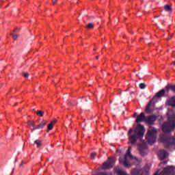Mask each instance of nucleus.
Instances as JSON below:
<instances>
[{
	"instance_id": "nucleus-1",
	"label": "nucleus",
	"mask_w": 175,
	"mask_h": 175,
	"mask_svg": "<svg viewBox=\"0 0 175 175\" xmlns=\"http://www.w3.org/2000/svg\"><path fill=\"white\" fill-rule=\"evenodd\" d=\"M133 131V129H130L128 132L129 142H130L131 144L133 145L137 143V139H143L146 129H144V126H143V124H137L134 134L131 135Z\"/></svg>"
},
{
	"instance_id": "nucleus-2",
	"label": "nucleus",
	"mask_w": 175,
	"mask_h": 175,
	"mask_svg": "<svg viewBox=\"0 0 175 175\" xmlns=\"http://www.w3.org/2000/svg\"><path fill=\"white\" fill-rule=\"evenodd\" d=\"M167 121L163 123L161 129L164 133H170L172 131L175 129V113H167Z\"/></svg>"
},
{
	"instance_id": "nucleus-3",
	"label": "nucleus",
	"mask_w": 175,
	"mask_h": 175,
	"mask_svg": "<svg viewBox=\"0 0 175 175\" xmlns=\"http://www.w3.org/2000/svg\"><path fill=\"white\" fill-rule=\"evenodd\" d=\"M145 138L148 144L152 146L157 142V129L153 126H149Z\"/></svg>"
},
{
	"instance_id": "nucleus-4",
	"label": "nucleus",
	"mask_w": 175,
	"mask_h": 175,
	"mask_svg": "<svg viewBox=\"0 0 175 175\" xmlns=\"http://www.w3.org/2000/svg\"><path fill=\"white\" fill-rule=\"evenodd\" d=\"M175 167L173 165H167L164 167L159 175H173L174 174Z\"/></svg>"
},
{
	"instance_id": "nucleus-5",
	"label": "nucleus",
	"mask_w": 175,
	"mask_h": 175,
	"mask_svg": "<svg viewBox=\"0 0 175 175\" xmlns=\"http://www.w3.org/2000/svg\"><path fill=\"white\" fill-rule=\"evenodd\" d=\"M155 121H157V116L150 115L145 118V122H146L148 125H154Z\"/></svg>"
},
{
	"instance_id": "nucleus-6",
	"label": "nucleus",
	"mask_w": 175,
	"mask_h": 175,
	"mask_svg": "<svg viewBox=\"0 0 175 175\" xmlns=\"http://www.w3.org/2000/svg\"><path fill=\"white\" fill-rule=\"evenodd\" d=\"M166 97L169 96V93H167V88H165V89H162L159 90L156 94L154 95L155 98H159L162 97Z\"/></svg>"
},
{
	"instance_id": "nucleus-7",
	"label": "nucleus",
	"mask_w": 175,
	"mask_h": 175,
	"mask_svg": "<svg viewBox=\"0 0 175 175\" xmlns=\"http://www.w3.org/2000/svg\"><path fill=\"white\" fill-rule=\"evenodd\" d=\"M103 166L104 169H111L114 166V161L109 157L107 161L103 163Z\"/></svg>"
},
{
	"instance_id": "nucleus-8",
	"label": "nucleus",
	"mask_w": 175,
	"mask_h": 175,
	"mask_svg": "<svg viewBox=\"0 0 175 175\" xmlns=\"http://www.w3.org/2000/svg\"><path fill=\"white\" fill-rule=\"evenodd\" d=\"M120 163H122L124 165V167H131L132 166V164L128 161V158L124 157V158H120L119 159Z\"/></svg>"
},
{
	"instance_id": "nucleus-9",
	"label": "nucleus",
	"mask_w": 175,
	"mask_h": 175,
	"mask_svg": "<svg viewBox=\"0 0 175 175\" xmlns=\"http://www.w3.org/2000/svg\"><path fill=\"white\" fill-rule=\"evenodd\" d=\"M152 105V100H150L145 109V111L147 114H151L154 113V109L151 108Z\"/></svg>"
},
{
	"instance_id": "nucleus-10",
	"label": "nucleus",
	"mask_w": 175,
	"mask_h": 175,
	"mask_svg": "<svg viewBox=\"0 0 175 175\" xmlns=\"http://www.w3.org/2000/svg\"><path fill=\"white\" fill-rule=\"evenodd\" d=\"M143 121H146V116L144 115V112H142L139 115L137 116L135 122L139 124V122H143Z\"/></svg>"
},
{
	"instance_id": "nucleus-11",
	"label": "nucleus",
	"mask_w": 175,
	"mask_h": 175,
	"mask_svg": "<svg viewBox=\"0 0 175 175\" xmlns=\"http://www.w3.org/2000/svg\"><path fill=\"white\" fill-rule=\"evenodd\" d=\"M46 124H47V121L42 120L38 125L34 126L31 131H36V129H42V128H44Z\"/></svg>"
},
{
	"instance_id": "nucleus-12",
	"label": "nucleus",
	"mask_w": 175,
	"mask_h": 175,
	"mask_svg": "<svg viewBox=\"0 0 175 175\" xmlns=\"http://www.w3.org/2000/svg\"><path fill=\"white\" fill-rule=\"evenodd\" d=\"M165 88H167V93L169 94L170 92V90L175 94V85H172L170 83H168L166 86Z\"/></svg>"
},
{
	"instance_id": "nucleus-13",
	"label": "nucleus",
	"mask_w": 175,
	"mask_h": 175,
	"mask_svg": "<svg viewBox=\"0 0 175 175\" xmlns=\"http://www.w3.org/2000/svg\"><path fill=\"white\" fill-rule=\"evenodd\" d=\"M147 148V144L146 143L139 144L138 146V150L140 152V154H143L144 150Z\"/></svg>"
},
{
	"instance_id": "nucleus-14",
	"label": "nucleus",
	"mask_w": 175,
	"mask_h": 175,
	"mask_svg": "<svg viewBox=\"0 0 175 175\" xmlns=\"http://www.w3.org/2000/svg\"><path fill=\"white\" fill-rule=\"evenodd\" d=\"M167 155V152L166 151H165V150L160 151L159 157H160L161 161H163V159H165V158H166Z\"/></svg>"
},
{
	"instance_id": "nucleus-15",
	"label": "nucleus",
	"mask_w": 175,
	"mask_h": 175,
	"mask_svg": "<svg viewBox=\"0 0 175 175\" xmlns=\"http://www.w3.org/2000/svg\"><path fill=\"white\" fill-rule=\"evenodd\" d=\"M164 10L165 12H168V13H172V12H173L172 5H170L169 4H166L165 5H164Z\"/></svg>"
},
{
	"instance_id": "nucleus-16",
	"label": "nucleus",
	"mask_w": 175,
	"mask_h": 175,
	"mask_svg": "<svg viewBox=\"0 0 175 175\" xmlns=\"http://www.w3.org/2000/svg\"><path fill=\"white\" fill-rule=\"evenodd\" d=\"M57 120H54L51 122L49 124H48V131H52L53 128H54V125H55Z\"/></svg>"
},
{
	"instance_id": "nucleus-17",
	"label": "nucleus",
	"mask_w": 175,
	"mask_h": 175,
	"mask_svg": "<svg viewBox=\"0 0 175 175\" xmlns=\"http://www.w3.org/2000/svg\"><path fill=\"white\" fill-rule=\"evenodd\" d=\"M36 113L37 116H38V117H43V116H44V111L42 110H38Z\"/></svg>"
},
{
	"instance_id": "nucleus-18",
	"label": "nucleus",
	"mask_w": 175,
	"mask_h": 175,
	"mask_svg": "<svg viewBox=\"0 0 175 175\" xmlns=\"http://www.w3.org/2000/svg\"><path fill=\"white\" fill-rule=\"evenodd\" d=\"M94 27H95V25H94V23H88L86 26L87 29H93Z\"/></svg>"
},
{
	"instance_id": "nucleus-19",
	"label": "nucleus",
	"mask_w": 175,
	"mask_h": 175,
	"mask_svg": "<svg viewBox=\"0 0 175 175\" xmlns=\"http://www.w3.org/2000/svg\"><path fill=\"white\" fill-rule=\"evenodd\" d=\"M128 157H129V158H133V156H132L131 154V150H127L126 154L124 155V158H128Z\"/></svg>"
},
{
	"instance_id": "nucleus-20",
	"label": "nucleus",
	"mask_w": 175,
	"mask_h": 175,
	"mask_svg": "<svg viewBox=\"0 0 175 175\" xmlns=\"http://www.w3.org/2000/svg\"><path fill=\"white\" fill-rule=\"evenodd\" d=\"M28 126H35V121L33 120H29L27 122Z\"/></svg>"
},
{
	"instance_id": "nucleus-21",
	"label": "nucleus",
	"mask_w": 175,
	"mask_h": 175,
	"mask_svg": "<svg viewBox=\"0 0 175 175\" xmlns=\"http://www.w3.org/2000/svg\"><path fill=\"white\" fill-rule=\"evenodd\" d=\"M34 144H36L38 148H39V147H40V146H42V142H40V140L36 139V141H34Z\"/></svg>"
},
{
	"instance_id": "nucleus-22",
	"label": "nucleus",
	"mask_w": 175,
	"mask_h": 175,
	"mask_svg": "<svg viewBox=\"0 0 175 175\" xmlns=\"http://www.w3.org/2000/svg\"><path fill=\"white\" fill-rule=\"evenodd\" d=\"M95 157H96V152H92L90 154L91 159H95Z\"/></svg>"
},
{
	"instance_id": "nucleus-23",
	"label": "nucleus",
	"mask_w": 175,
	"mask_h": 175,
	"mask_svg": "<svg viewBox=\"0 0 175 175\" xmlns=\"http://www.w3.org/2000/svg\"><path fill=\"white\" fill-rule=\"evenodd\" d=\"M22 76L23 77H25V79H27V77H29V74L28 72H22Z\"/></svg>"
},
{
	"instance_id": "nucleus-24",
	"label": "nucleus",
	"mask_w": 175,
	"mask_h": 175,
	"mask_svg": "<svg viewBox=\"0 0 175 175\" xmlns=\"http://www.w3.org/2000/svg\"><path fill=\"white\" fill-rule=\"evenodd\" d=\"M139 88H141V90H144V88H146V83H140Z\"/></svg>"
},
{
	"instance_id": "nucleus-25",
	"label": "nucleus",
	"mask_w": 175,
	"mask_h": 175,
	"mask_svg": "<svg viewBox=\"0 0 175 175\" xmlns=\"http://www.w3.org/2000/svg\"><path fill=\"white\" fill-rule=\"evenodd\" d=\"M11 35L12 36L14 40H17V38H18V35L14 34V33H11Z\"/></svg>"
},
{
	"instance_id": "nucleus-26",
	"label": "nucleus",
	"mask_w": 175,
	"mask_h": 175,
	"mask_svg": "<svg viewBox=\"0 0 175 175\" xmlns=\"http://www.w3.org/2000/svg\"><path fill=\"white\" fill-rule=\"evenodd\" d=\"M52 2L53 3V5H55L56 2H57V0H52Z\"/></svg>"
},
{
	"instance_id": "nucleus-27",
	"label": "nucleus",
	"mask_w": 175,
	"mask_h": 175,
	"mask_svg": "<svg viewBox=\"0 0 175 175\" xmlns=\"http://www.w3.org/2000/svg\"><path fill=\"white\" fill-rule=\"evenodd\" d=\"M161 24L163 25L165 24V20H161Z\"/></svg>"
},
{
	"instance_id": "nucleus-28",
	"label": "nucleus",
	"mask_w": 175,
	"mask_h": 175,
	"mask_svg": "<svg viewBox=\"0 0 175 175\" xmlns=\"http://www.w3.org/2000/svg\"><path fill=\"white\" fill-rule=\"evenodd\" d=\"M131 150H132V146H129V148H128V150H127L131 151Z\"/></svg>"
},
{
	"instance_id": "nucleus-29",
	"label": "nucleus",
	"mask_w": 175,
	"mask_h": 175,
	"mask_svg": "<svg viewBox=\"0 0 175 175\" xmlns=\"http://www.w3.org/2000/svg\"><path fill=\"white\" fill-rule=\"evenodd\" d=\"M172 57H173V58H174V57H175V52H172Z\"/></svg>"
},
{
	"instance_id": "nucleus-30",
	"label": "nucleus",
	"mask_w": 175,
	"mask_h": 175,
	"mask_svg": "<svg viewBox=\"0 0 175 175\" xmlns=\"http://www.w3.org/2000/svg\"><path fill=\"white\" fill-rule=\"evenodd\" d=\"M23 163H24V161H22L21 163L20 164V166H23Z\"/></svg>"
},
{
	"instance_id": "nucleus-31",
	"label": "nucleus",
	"mask_w": 175,
	"mask_h": 175,
	"mask_svg": "<svg viewBox=\"0 0 175 175\" xmlns=\"http://www.w3.org/2000/svg\"><path fill=\"white\" fill-rule=\"evenodd\" d=\"M96 58L97 59H99V56H96Z\"/></svg>"
},
{
	"instance_id": "nucleus-32",
	"label": "nucleus",
	"mask_w": 175,
	"mask_h": 175,
	"mask_svg": "<svg viewBox=\"0 0 175 175\" xmlns=\"http://www.w3.org/2000/svg\"><path fill=\"white\" fill-rule=\"evenodd\" d=\"M154 175H158V172H157Z\"/></svg>"
},
{
	"instance_id": "nucleus-33",
	"label": "nucleus",
	"mask_w": 175,
	"mask_h": 175,
	"mask_svg": "<svg viewBox=\"0 0 175 175\" xmlns=\"http://www.w3.org/2000/svg\"><path fill=\"white\" fill-rule=\"evenodd\" d=\"M16 30H17V29H15L14 30V32H16Z\"/></svg>"
},
{
	"instance_id": "nucleus-34",
	"label": "nucleus",
	"mask_w": 175,
	"mask_h": 175,
	"mask_svg": "<svg viewBox=\"0 0 175 175\" xmlns=\"http://www.w3.org/2000/svg\"><path fill=\"white\" fill-rule=\"evenodd\" d=\"M137 114V113H134V117H135V116H136Z\"/></svg>"
},
{
	"instance_id": "nucleus-35",
	"label": "nucleus",
	"mask_w": 175,
	"mask_h": 175,
	"mask_svg": "<svg viewBox=\"0 0 175 175\" xmlns=\"http://www.w3.org/2000/svg\"><path fill=\"white\" fill-rule=\"evenodd\" d=\"M157 17H159V16H155V18H157Z\"/></svg>"
},
{
	"instance_id": "nucleus-36",
	"label": "nucleus",
	"mask_w": 175,
	"mask_h": 175,
	"mask_svg": "<svg viewBox=\"0 0 175 175\" xmlns=\"http://www.w3.org/2000/svg\"><path fill=\"white\" fill-rule=\"evenodd\" d=\"M165 163H167V162L165 161Z\"/></svg>"
}]
</instances>
